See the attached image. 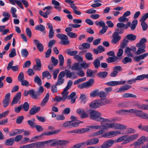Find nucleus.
Listing matches in <instances>:
<instances>
[{"label": "nucleus", "mask_w": 148, "mask_h": 148, "mask_svg": "<svg viewBox=\"0 0 148 148\" xmlns=\"http://www.w3.org/2000/svg\"><path fill=\"white\" fill-rule=\"evenodd\" d=\"M79 99L82 103L84 104L86 101V96L84 94L81 95L79 98Z\"/></svg>", "instance_id": "nucleus-50"}, {"label": "nucleus", "mask_w": 148, "mask_h": 148, "mask_svg": "<svg viewBox=\"0 0 148 148\" xmlns=\"http://www.w3.org/2000/svg\"><path fill=\"white\" fill-rule=\"evenodd\" d=\"M108 73L106 71L100 72L97 74V76L101 78H105L107 77Z\"/></svg>", "instance_id": "nucleus-30"}, {"label": "nucleus", "mask_w": 148, "mask_h": 148, "mask_svg": "<svg viewBox=\"0 0 148 148\" xmlns=\"http://www.w3.org/2000/svg\"><path fill=\"white\" fill-rule=\"evenodd\" d=\"M23 132V129H15L11 132L10 134V135L11 136H14L16 135H18L22 133Z\"/></svg>", "instance_id": "nucleus-20"}, {"label": "nucleus", "mask_w": 148, "mask_h": 148, "mask_svg": "<svg viewBox=\"0 0 148 148\" xmlns=\"http://www.w3.org/2000/svg\"><path fill=\"white\" fill-rule=\"evenodd\" d=\"M127 127L126 125H124L119 123H115L114 128L116 129L124 130L126 129Z\"/></svg>", "instance_id": "nucleus-33"}, {"label": "nucleus", "mask_w": 148, "mask_h": 148, "mask_svg": "<svg viewBox=\"0 0 148 148\" xmlns=\"http://www.w3.org/2000/svg\"><path fill=\"white\" fill-rule=\"evenodd\" d=\"M103 133V130H101L92 134L90 135V137H94L99 135L100 134H102Z\"/></svg>", "instance_id": "nucleus-48"}, {"label": "nucleus", "mask_w": 148, "mask_h": 148, "mask_svg": "<svg viewBox=\"0 0 148 148\" xmlns=\"http://www.w3.org/2000/svg\"><path fill=\"white\" fill-rule=\"evenodd\" d=\"M44 91V88L42 86H40L38 89V91L36 92L34 90V99H38L40 98V96Z\"/></svg>", "instance_id": "nucleus-11"}, {"label": "nucleus", "mask_w": 148, "mask_h": 148, "mask_svg": "<svg viewBox=\"0 0 148 148\" xmlns=\"http://www.w3.org/2000/svg\"><path fill=\"white\" fill-rule=\"evenodd\" d=\"M99 139L96 138H93L87 140L86 142V144L87 145H91L98 143L99 142Z\"/></svg>", "instance_id": "nucleus-9"}, {"label": "nucleus", "mask_w": 148, "mask_h": 148, "mask_svg": "<svg viewBox=\"0 0 148 148\" xmlns=\"http://www.w3.org/2000/svg\"><path fill=\"white\" fill-rule=\"evenodd\" d=\"M56 37L60 39L61 41L60 43L61 44L64 45H68L70 43L69 40V38L66 35L62 34H58L56 35Z\"/></svg>", "instance_id": "nucleus-3"}, {"label": "nucleus", "mask_w": 148, "mask_h": 148, "mask_svg": "<svg viewBox=\"0 0 148 148\" xmlns=\"http://www.w3.org/2000/svg\"><path fill=\"white\" fill-rule=\"evenodd\" d=\"M122 61L123 64H125L128 63L132 62V60L131 58L128 56L125 57L123 59Z\"/></svg>", "instance_id": "nucleus-44"}, {"label": "nucleus", "mask_w": 148, "mask_h": 148, "mask_svg": "<svg viewBox=\"0 0 148 148\" xmlns=\"http://www.w3.org/2000/svg\"><path fill=\"white\" fill-rule=\"evenodd\" d=\"M90 118L92 120L102 122H110L111 121L107 119H104L101 116V114L100 112L92 110L89 111Z\"/></svg>", "instance_id": "nucleus-1"}, {"label": "nucleus", "mask_w": 148, "mask_h": 148, "mask_svg": "<svg viewBox=\"0 0 148 148\" xmlns=\"http://www.w3.org/2000/svg\"><path fill=\"white\" fill-rule=\"evenodd\" d=\"M34 82L37 84L39 86H40L42 84V82L40 78L38 76H36L34 77Z\"/></svg>", "instance_id": "nucleus-37"}, {"label": "nucleus", "mask_w": 148, "mask_h": 148, "mask_svg": "<svg viewBox=\"0 0 148 148\" xmlns=\"http://www.w3.org/2000/svg\"><path fill=\"white\" fill-rule=\"evenodd\" d=\"M73 83V81L71 80L68 81L67 83V85L66 86L64 89L63 91L67 95H68L69 93L68 90L72 86Z\"/></svg>", "instance_id": "nucleus-26"}, {"label": "nucleus", "mask_w": 148, "mask_h": 148, "mask_svg": "<svg viewBox=\"0 0 148 148\" xmlns=\"http://www.w3.org/2000/svg\"><path fill=\"white\" fill-rule=\"evenodd\" d=\"M10 95V93H8L5 95V99L3 100L2 102L5 108L7 107L9 105Z\"/></svg>", "instance_id": "nucleus-16"}, {"label": "nucleus", "mask_w": 148, "mask_h": 148, "mask_svg": "<svg viewBox=\"0 0 148 148\" xmlns=\"http://www.w3.org/2000/svg\"><path fill=\"white\" fill-rule=\"evenodd\" d=\"M116 27L117 28L124 29H127V23L125 25L123 23H118L116 25Z\"/></svg>", "instance_id": "nucleus-38"}, {"label": "nucleus", "mask_w": 148, "mask_h": 148, "mask_svg": "<svg viewBox=\"0 0 148 148\" xmlns=\"http://www.w3.org/2000/svg\"><path fill=\"white\" fill-rule=\"evenodd\" d=\"M126 38L129 40L134 41L136 39V37L134 34H130L127 35Z\"/></svg>", "instance_id": "nucleus-39"}, {"label": "nucleus", "mask_w": 148, "mask_h": 148, "mask_svg": "<svg viewBox=\"0 0 148 148\" xmlns=\"http://www.w3.org/2000/svg\"><path fill=\"white\" fill-rule=\"evenodd\" d=\"M138 24V21L136 19H134L132 23L129 21L127 23V28L130 27L131 30L133 31L135 29Z\"/></svg>", "instance_id": "nucleus-10"}, {"label": "nucleus", "mask_w": 148, "mask_h": 148, "mask_svg": "<svg viewBox=\"0 0 148 148\" xmlns=\"http://www.w3.org/2000/svg\"><path fill=\"white\" fill-rule=\"evenodd\" d=\"M81 69L80 63L79 62L74 63L71 67V69L73 70L78 71Z\"/></svg>", "instance_id": "nucleus-28"}, {"label": "nucleus", "mask_w": 148, "mask_h": 148, "mask_svg": "<svg viewBox=\"0 0 148 148\" xmlns=\"http://www.w3.org/2000/svg\"><path fill=\"white\" fill-rule=\"evenodd\" d=\"M60 132V130H59L52 131L51 132L47 131L42 133L40 135V136H42L43 135L49 136L53 134H56L59 133Z\"/></svg>", "instance_id": "nucleus-18"}, {"label": "nucleus", "mask_w": 148, "mask_h": 148, "mask_svg": "<svg viewBox=\"0 0 148 148\" xmlns=\"http://www.w3.org/2000/svg\"><path fill=\"white\" fill-rule=\"evenodd\" d=\"M148 56V53H145L141 55L135 56L134 58V60L136 62H139L141 60L143 59Z\"/></svg>", "instance_id": "nucleus-19"}, {"label": "nucleus", "mask_w": 148, "mask_h": 148, "mask_svg": "<svg viewBox=\"0 0 148 148\" xmlns=\"http://www.w3.org/2000/svg\"><path fill=\"white\" fill-rule=\"evenodd\" d=\"M64 77V74H62L60 72L58 75L57 82L56 83V85L60 86L62 84L64 81V79L63 78Z\"/></svg>", "instance_id": "nucleus-14"}, {"label": "nucleus", "mask_w": 148, "mask_h": 148, "mask_svg": "<svg viewBox=\"0 0 148 148\" xmlns=\"http://www.w3.org/2000/svg\"><path fill=\"white\" fill-rule=\"evenodd\" d=\"M59 61V65L61 66L63 65L64 63V58L62 55L60 54L58 56Z\"/></svg>", "instance_id": "nucleus-57"}, {"label": "nucleus", "mask_w": 148, "mask_h": 148, "mask_svg": "<svg viewBox=\"0 0 148 148\" xmlns=\"http://www.w3.org/2000/svg\"><path fill=\"white\" fill-rule=\"evenodd\" d=\"M42 79H44L45 77H47V79H50L51 77V75H50L49 72L47 71L43 72L42 73Z\"/></svg>", "instance_id": "nucleus-35"}, {"label": "nucleus", "mask_w": 148, "mask_h": 148, "mask_svg": "<svg viewBox=\"0 0 148 148\" xmlns=\"http://www.w3.org/2000/svg\"><path fill=\"white\" fill-rule=\"evenodd\" d=\"M128 42V40L124 39H123L120 44V47L122 49H123L127 45Z\"/></svg>", "instance_id": "nucleus-36"}, {"label": "nucleus", "mask_w": 148, "mask_h": 148, "mask_svg": "<svg viewBox=\"0 0 148 148\" xmlns=\"http://www.w3.org/2000/svg\"><path fill=\"white\" fill-rule=\"evenodd\" d=\"M72 123H71L72 127H75L78 126L79 125V124L80 123V121L76 120L75 121H71Z\"/></svg>", "instance_id": "nucleus-54"}, {"label": "nucleus", "mask_w": 148, "mask_h": 148, "mask_svg": "<svg viewBox=\"0 0 148 148\" xmlns=\"http://www.w3.org/2000/svg\"><path fill=\"white\" fill-rule=\"evenodd\" d=\"M29 105L27 102H25L22 105V108H23L25 111H27L29 109Z\"/></svg>", "instance_id": "nucleus-53"}, {"label": "nucleus", "mask_w": 148, "mask_h": 148, "mask_svg": "<svg viewBox=\"0 0 148 148\" xmlns=\"http://www.w3.org/2000/svg\"><path fill=\"white\" fill-rule=\"evenodd\" d=\"M29 95L33 99H34V90L33 89H31L27 91L26 90H24V96L27 97Z\"/></svg>", "instance_id": "nucleus-23"}, {"label": "nucleus", "mask_w": 148, "mask_h": 148, "mask_svg": "<svg viewBox=\"0 0 148 148\" xmlns=\"http://www.w3.org/2000/svg\"><path fill=\"white\" fill-rule=\"evenodd\" d=\"M100 106L99 100H95L91 102L89 104V107L92 108H96Z\"/></svg>", "instance_id": "nucleus-17"}, {"label": "nucleus", "mask_w": 148, "mask_h": 148, "mask_svg": "<svg viewBox=\"0 0 148 148\" xmlns=\"http://www.w3.org/2000/svg\"><path fill=\"white\" fill-rule=\"evenodd\" d=\"M66 52L71 56H75L77 53L78 51H71V49H68L66 51Z\"/></svg>", "instance_id": "nucleus-43"}, {"label": "nucleus", "mask_w": 148, "mask_h": 148, "mask_svg": "<svg viewBox=\"0 0 148 148\" xmlns=\"http://www.w3.org/2000/svg\"><path fill=\"white\" fill-rule=\"evenodd\" d=\"M34 143V147H40L41 148H43L45 145L44 141L36 142Z\"/></svg>", "instance_id": "nucleus-46"}, {"label": "nucleus", "mask_w": 148, "mask_h": 148, "mask_svg": "<svg viewBox=\"0 0 148 148\" xmlns=\"http://www.w3.org/2000/svg\"><path fill=\"white\" fill-rule=\"evenodd\" d=\"M49 97V94L48 93L46 94L45 97L42 101L40 105L42 107L44 106L48 101Z\"/></svg>", "instance_id": "nucleus-27"}, {"label": "nucleus", "mask_w": 148, "mask_h": 148, "mask_svg": "<svg viewBox=\"0 0 148 148\" xmlns=\"http://www.w3.org/2000/svg\"><path fill=\"white\" fill-rule=\"evenodd\" d=\"M16 49L15 48L13 49L9 54L10 58H12L16 55Z\"/></svg>", "instance_id": "nucleus-64"}, {"label": "nucleus", "mask_w": 148, "mask_h": 148, "mask_svg": "<svg viewBox=\"0 0 148 148\" xmlns=\"http://www.w3.org/2000/svg\"><path fill=\"white\" fill-rule=\"evenodd\" d=\"M123 97L124 98L136 97V96L130 93H125L123 94Z\"/></svg>", "instance_id": "nucleus-60"}, {"label": "nucleus", "mask_w": 148, "mask_h": 148, "mask_svg": "<svg viewBox=\"0 0 148 148\" xmlns=\"http://www.w3.org/2000/svg\"><path fill=\"white\" fill-rule=\"evenodd\" d=\"M94 75L93 74V71L91 69H88L86 71L87 77H93Z\"/></svg>", "instance_id": "nucleus-55"}, {"label": "nucleus", "mask_w": 148, "mask_h": 148, "mask_svg": "<svg viewBox=\"0 0 148 148\" xmlns=\"http://www.w3.org/2000/svg\"><path fill=\"white\" fill-rule=\"evenodd\" d=\"M125 53L127 54V56L128 57H130L133 58L134 56L133 54L132 53L129 49V47H126L125 48Z\"/></svg>", "instance_id": "nucleus-47"}, {"label": "nucleus", "mask_w": 148, "mask_h": 148, "mask_svg": "<svg viewBox=\"0 0 148 148\" xmlns=\"http://www.w3.org/2000/svg\"><path fill=\"white\" fill-rule=\"evenodd\" d=\"M45 145L46 144L51 143L50 145L52 147H55L57 145H64L68 143L69 141L65 140H51L44 141Z\"/></svg>", "instance_id": "nucleus-2"}, {"label": "nucleus", "mask_w": 148, "mask_h": 148, "mask_svg": "<svg viewBox=\"0 0 148 148\" xmlns=\"http://www.w3.org/2000/svg\"><path fill=\"white\" fill-rule=\"evenodd\" d=\"M13 63L14 61L12 60L8 64L7 67V70L8 71L10 69L13 71H16L18 70V65H16L13 66Z\"/></svg>", "instance_id": "nucleus-13"}, {"label": "nucleus", "mask_w": 148, "mask_h": 148, "mask_svg": "<svg viewBox=\"0 0 148 148\" xmlns=\"http://www.w3.org/2000/svg\"><path fill=\"white\" fill-rule=\"evenodd\" d=\"M90 129L88 128H82L76 130V133L77 134H82L88 131Z\"/></svg>", "instance_id": "nucleus-42"}, {"label": "nucleus", "mask_w": 148, "mask_h": 148, "mask_svg": "<svg viewBox=\"0 0 148 148\" xmlns=\"http://www.w3.org/2000/svg\"><path fill=\"white\" fill-rule=\"evenodd\" d=\"M52 4L54 5V8L60 11L61 10V8L59 6L60 5V3L59 2L55 0H52Z\"/></svg>", "instance_id": "nucleus-31"}, {"label": "nucleus", "mask_w": 148, "mask_h": 148, "mask_svg": "<svg viewBox=\"0 0 148 148\" xmlns=\"http://www.w3.org/2000/svg\"><path fill=\"white\" fill-rule=\"evenodd\" d=\"M71 121H67L64 122L61 125V127L65 128H72Z\"/></svg>", "instance_id": "nucleus-34"}, {"label": "nucleus", "mask_w": 148, "mask_h": 148, "mask_svg": "<svg viewBox=\"0 0 148 148\" xmlns=\"http://www.w3.org/2000/svg\"><path fill=\"white\" fill-rule=\"evenodd\" d=\"M124 31V29L116 28L115 29V32L113 34L116 35H119V34H121L123 33Z\"/></svg>", "instance_id": "nucleus-40"}, {"label": "nucleus", "mask_w": 148, "mask_h": 148, "mask_svg": "<svg viewBox=\"0 0 148 148\" xmlns=\"http://www.w3.org/2000/svg\"><path fill=\"white\" fill-rule=\"evenodd\" d=\"M65 2L66 3L70 4L71 8H72L73 10L75 9H77V8L75 5L74 3V2L72 0H65Z\"/></svg>", "instance_id": "nucleus-32"}, {"label": "nucleus", "mask_w": 148, "mask_h": 148, "mask_svg": "<svg viewBox=\"0 0 148 148\" xmlns=\"http://www.w3.org/2000/svg\"><path fill=\"white\" fill-rule=\"evenodd\" d=\"M14 139L12 138L6 139L5 142V144L7 146H11L14 144Z\"/></svg>", "instance_id": "nucleus-29"}, {"label": "nucleus", "mask_w": 148, "mask_h": 148, "mask_svg": "<svg viewBox=\"0 0 148 148\" xmlns=\"http://www.w3.org/2000/svg\"><path fill=\"white\" fill-rule=\"evenodd\" d=\"M61 94L62 95V97L56 96H55V98L53 99L52 101H55L59 102H60L61 101H64L67 99L68 95L63 91L62 92Z\"/></svg>", "instance_id": "nucleus-5"}, {"label": "nucleus", "mask_w": 148, "mask_h": 148, "mask_svg": "<svg viewBox=\"0 0 148 148\" xmlns=\"http://www.w3.org/2000/svg\"><path fill=\"white\" fill-rule=\"evenodd\" d=\"M129 20L128 18H126L123 15L122 16L118 18V21L119 22H127Z\"/></svg>", "instance_id": "nucleus-61"}, {"label": "nucleus", "mask_w": 148, "mask_h": 148, "mask_svg": "<svg viewBox=\"0 0 148 148\" xmlns=\"http://www.w3.org/2000/svg\"><path fill=\"white\" fill-rule=\"evenodd\" d=\"M128 137L127 135L122 136L117 138V142H119L123 141L127 138Z\"/></svg>", "instance_id": "nucleus-63"}, {"label": "nucleus", "mask_w": 148, "mask_h": 148, "mask_svg": "<svg viewBox=\"0 0 148 148\" xmlns=\"http://www.w3.org/2000/svg\"><path fill=\"white\" fill-rule=\"evenodd\" d=\"M21 53L23 57L26 58L29 55V53L26 49H22Z\"/></svg>", "instance_id": "nucleus-52"}, {"label": "nucleus", "mask_w": 148, "mask_h": 148, "mask_svg": "<svg viewBox=\"0 0 148 148\" xmlns=\"http://www.w3.org/2000/svg\"><path fill=\"white\" fill-rule=\"evenodd\" d=\"M93 55L90 52H87L85 54V57L86 59L89 60H91L93 59Z\"/></svg>", "instance_id": "nucleus-51"}, {"label": "nucleus", "mask_w": 148, "mask_h": 148, "mask_svg": "<svg viewBox=\"0 0 148 148\" xmlns=\"http://www.w3.org/2000/svg\"><path fill=\"white\" fill-rule=\"evenodd\" d=\"M45 27L42 25H37L35 28V29L36 30H38L42 32H43L45 30Z\"/></svg>", "instance_id": "nucleus-49"}, {"label": "nucleus", "mask_w": 148, "mask_h": 148, "mask_svg": "<svg viewBox=\"0 0 148 148\" xmlns=\"http://www.w3.org/2000/svg\"><path fill=\"white\" fill-rule=\"evenodd\" d=\"M51 60L53 63L52 65L54 66H56L58 62V60L53 56L51 57Z\"/></svg>", "instance_id": "nucleus-62"}, {"label": "nucleus", "mask_w": 148, "mask_h": 148, "mask_svg": "<svg viewBox=\"0 0 148 148\" xmlns=\"http://www.w3.org/2000/svg\"><path fill=\"white\" fill-rule=\"evenodd\" d=\"M125 83L126 81H112L107 83L106 84L109 86H114L117 85L123 84H125Z\"/></svg>", "instance_id": "nucleus-12"}, {"label": "nucleus", "mask_w": 148, "mask_h": 148, "mask_svg": "<svg viewBox=\"0 0 148 148\" xmlns=\"http://www.w3.org/2000/svg\"><path fill=\"white\" fill-rule=\"evenodd\" d=\"M34 42L36 45L38 50L41 52L43 51L44 47L42 45L41 43H39V41L36 39L34 40Z\"/></svg>", "instance_id": "nucleus-22"}, {"label": "nucleus", "mask_w": 148, "mask_h": 148, "mask_svg": "<svg viewBox=\"0 0 148 148\" xmlns=\"http://www.w3.org/2000/svg\"><path fill=\"white\" fill-rule=\"evenodd\" d=\"M121 132L117 131H112L108 132L103 134L102 136L104 137L110 138L115 136L118 134H121Z\"/></svg>", "instance_id": "nucleus-6"}, {"label": "nucleus", "mask_w": 148, "mask_h": 148, "mask_svg": "<svg viewBox=\"0 0 148 148\" xmlns=\"http://www.w3.org/2000/svg\"><path fill=\"white\" fill-rule=\"evenodd\" d=\"M121 39V36L119 35H116L114 34H113V38L112 40V42L114 44H116L119 42Z\"/></svg>", "instance_id": "nucleus-25"}, {"label": "nucleus", "mask_w": 148, "mask_h": 148, "mask_svg": "<svg viewBox=\"0 0 148 148\" xmlns=\"http://www.w3.org/2000/svg\"><path fill=\"white\" fill-rule=\"evenodd\" d=\"M77 112L81 116L82 119L87 118L88 115L86 114L83 109L79 108L77 110Z\"/></svg>", "instance_id": "nucleus-15"}, {"label": "nucleus", "mask_w": 148, "mask_h": 148, "mask_svg": "<svg viewBox=\"0 0 148 148\" xmlns=\"http://www.w3.org/2000/svg\"><path fill=\"white\" fill-rule=\"evenodd\" d=\"M119 58L116 56L110 57L106 59V61L108 63H111L118 62Z\"/></svg>", "instance_id": "nucleus-24"}, {"label": "nucleus", "mask_w": 148, "mask_h": 148, "mask_svg": "<svg viewBox=\"0 0 148 148\" xmlns=\"http://www.w3.org/2000/svg\"><path fill=\"white\" fill-rule=\"evenodd\" d=\"M93 63L95 68H98L100 65V61L99 58L95 59Z\"/></svg>", "instance_id": "nucleus-45"}, {"label": "nucleus", "mask_w": 148, "mask_h": 148, "mask_svg": "<svg viewBox=\"0 0 148 148\" xmlns=\"http://www.w3.org/2000/svg\"><path fill=\"white\" fill-rule=\"evenodd\" d=\"M145 78L148 79V73L147 74H143L138 76L136 78V80H142Z\"/></svg>", "instance_id": "nucleus-41"}, {"label": "nucleus", "mask_w": 148, "mask_h": 148, "mask_svg": "<svg viewBox=\"0 0 148 148\" xmlns=\"http://www.w3.org/2000/svg\"><path fill=\"white\" fill-rule=\"evenodd\" d=\"M62 74H64V77L66 75V78H71L72 77L73 79L77 78V76L75 75L74 72H72L69 70L65 69L64 71L60 72Z\"/></svg>", "instance_id": "nucleus-4"}, {"label": "nucleus", "mask_w": 148, "mask_h": 148, "mask_svg": "<svg viewBox=\"0 0 148 148\" xmlns=\"http://www.w3.org/2000/svg\"><path fill=\"white\" fill-rule=\"evenodd\" d=\"M99 90L98 89H96L92 92L90 95L91 97H94L97 95L98 96Z\"/></svg>", "instance_id": "nucleus-58"}, {"label": "nucleus", "mask_w": 148, "mask_h": 148, "mask_svg": "<svg viewBox=\"0 0 148 148\" xmlns=\"http://www.w3.org/2000/svg\"><path fill=\"white\" fill-rule=\"evenodd\" d=\"M94 80L93 79H90L87 82H85L87 87L92 86L94 83Z\"/></svg>", "instance_id": "nucleus-59"}, {"label": "nucleus", "mask_w": 148, "mask_h": 148, "mask_svg": "<svg viewBox=\"0 0 148 148\" xmlns=\"http://www.w3.org/2000/svg\"><path fill=\"white\" fill-rule=\"evenodd\" d=\"M114 141L112 140H109L104 142L101 145V148H108L111 146Z\"/></svg>", "instance_id": "nucleus-8"}, {"label": "nucleus", "mask_w": 148, "mask_h": 148, "mask_svg": "<svg viewBox=\"0 0 148 148\" xmlns=\"http://www.w3.org/2000/svg\"><path fill=\"white\" fill-rule=\"evenodd\" d=\"M99 101L101 106L110 103L111 102L110 100L106 99V97L101 98L100 100H99Z\"/></svg>", "instance_id": "nucleus-21"}, {"label": "nucleus", "mask_w": 148, "mask_h": 148, "mask_svg": "<svg viewBox=\"0 0 148 148\" xmlns=\"http://www.w3.org/2000/svg\"><path fill=\"white\" fill-rule=\"evenodd\" d=\"M145 51L146 50H145V48H138V49L137 51H136L135 52V53L137 55H139L145 52Z\"/></svg>", "instance_id": "nucleus-56"}, {"label": "nucleus", "mask_w": 148, "mask_h": 148, "mask_svg": "<svg viewBox=\"0 0 148 148\" xmlns=\"http://www.w3.org/2000/svg\"><path fill=\"white\" fill-rule=\"evenodd\" d=\"M138 136V134H134L131 136H128L127 138L124 140L122 144H124L129 143L133 140H136Z\"/></svg>", "instance_id": "nucleus-7"}]
</instances>
